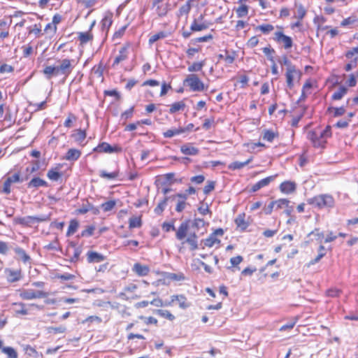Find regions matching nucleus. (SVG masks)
Returning <instances> with one entry per match:
<instances>
[{
  "instance_id": "obj_52",
  "label": "nucleus",
  "mask_w": 358,
  "mask_h": 358,
  "mask_svg": "<svg viewBox=\"0 0 358 358\" xmlns=\"http://www.w3.org/2000/svg\"><path fill=\"white\" fill-rule=\"evenodd\" d=\"M235 55L236 54L234 52H233L231 54H229L227 50H225L224 62L226 66H229L234 63L235 60Z\"/></svg>"
},
{
  "instance_id": "obj_42",
  "label": "nucleus",
  "mask_w": 358,
  "mask_h": 358,
  "mask_svg": "<svg viewBox=\"0 0 358 358\" xmlns=\"http://www.w3.org/2000/svg\"><path fill=\"white\" fill-rule=\"evenodd\" d=\"M184 133V130L182 129V127L178 129H169L163 133V136L164 138H171L176 135H179Z\"/></svg>"
},
{
  "instance_id": "obj_24",
  "label": "nucleus",
  "mask_w": 358,
  "mask_h": 358,
  "mask_svg": "<svg viewBox=\"0 0 358 358\" xmlns=\"http://www.w3.org/2000/svg\"><path fill=\"white\" fill-rule=\"evenodd\" d=\"M133 271L139 276H145L148 274L150 268L148 266L136 263L134 265Z\"/></svg>"
},
{
  "instance_id": "obj_9",
  "label": "nucleus",
  "mask_w": 358,
  "mask_h": 358,
  "mask_svg": "<svg viewBox=\"0 0 358 358\" xmlns=\"http://www.w3.org/2000/svg\"><path fill=\"white\" fill-rule=\"evenodd\" d=\"M211 24L204 20V15H200L197 18H195L191 26V31H201L209 28Z\"/></svg>"
},
{
  "instance_id": "obj_3",
  "label": "nucleus",
  "mask_w": 358,
  "mask_h": 358,
  "mask_svg": "<svg viewBox=\"0 0 358 358\" xmlns=\"http://www.w3.org/2000/svg\"><path fill=\"white\" fill-rule=\"evenodd\" d=\"M59 64L57 66L58 74L64 75L65 77L69 76L73 71L76 62L74 59H63L60 60Z\"/></svg>"
},
{
  "instance_id": "obj_64",
  "label": "nucleus",
  "mask_w": 358,
  "mask_h": 358,
  "mask_svg": "<svg viewBox=\"0 0 358 358\" xmlns=\"http://www.w3.org/2000/svg\"><path fill=\"white\" fill-rule=\"evenodd\" d=\"M13 71H14L13 67L10 65H8L6 64H2L0 66V73H10V72H13Z\"/></svg>"
},
{
  "instance_id": "obj_59",
  "label": "nucleus",
  "mask_w": 358,
  "mask_h": 358,
  "mask_svg": "<svg viewBox=\"0 0 358 358\" xmlns=\"http://www.w3.org/2000/svg\"><path fill=\"white\" fill-rule=\"evenodd\" d=\"M56 278L60 279L62 280H71L75 278V275L69 273H66L64 274H57Z\"/></svg>"
},
{
  "instance_id": "obj_16",
  "label": "nucleus",
  "mask_w": 358,
  "mask_h": 358,
  "mask_svg": "<svg viewBox=\"0 0 358 358\" xmlns=\"http://www.w3.org/2000/svg\"><path fill=\"white\" fill-rule=\"evenodd\" d=\"M280 190L284 194H291L296 190V185L294 182L285 181L280 185Z\"/></svg>"
},
{
  "instance_id": "obj_40",
  "label": "nucleus",
  "mask_w": 358,
  "mask_h": 358,
  "mask_svg": "<svg viewBox=\"0 0 358 358\" xmlns=\"http://www.w3.org/2000/svg\"><path fill=\"white\" fill-rule=\"evenodd\" d=\"M249 7L247 5L241 4L236 8V13L238 17H243L248 15Z\"/></svg>"
},
{
  "instance_id": "obj_49",
  "label": "nucleus",
  "mask_w": 358,
  "mask_h": 358,
  "mask_svg": "<svg viewBox=\"0 0 358 358\" xmlns=\"http://www.w3.org/2000/svg\"><path fill=\"white\" fill-rule=\"evenodd\" d=\"M168 197H165L162 201H160L157 207L155 208V212L157 215H160L165 209L167 204Z\"/></svg>"
},
{
  "instance_id": "obj_48",
  "label": "nucleus",
  "mask_w": 358,
  "mask_h": 358,
  "mask_svg": "<svg viewBox=\"0 0 358 358\" xmlns=\"http://www.w3.org/2000/svg\"><path fill=\"white\" fill-rule=\"evenodd\" d=\"M116 206V201L115 200H110L103 203L101 205V208L103 209L104 212H108L112 210L115 206Z\"/></svg>"
},
{
  "instance_id": "obj_1",
  "label": "nucleus",
  "mask_w": 358,
  "mask_h": 358,
  "mask_svg": "<svg viewBox=\"0 0 358 358\" xmlns=\"http://www.w3.org/2000/svg\"><path fill=\"white\" fill-rule=\"evenodd\" d=\"M331 136L329 127L324 129H315L309 132L308 138L312 141L315 147H323L327 142V138Z\"/></svg>"
},
{
  "instance_id": "obj_43",
  "label": "nucleus",
  "mask_w": 358,
  "mask_h": 358,
  "mask_svg": "<svg viewBox=\"0 0 358 358\" xmlns=\"http://www.w3.org/2000/svg\"><path fill=\"white\" fill-rule=\"evenodd\" d=\"M78 226L79 224L76 220H71L66 232V236H70L73 235L77 231Z\"/></svg>"
},
{
  "instance_id": "obj_21",
  "label": "nucleus",
  "mask_w": 358,
  "mask_h": 358,
  "mask_svg": "<svg viewBox=\"0 0 358 358\" xmlns=\"http://www.w3.org/2000/svg\"><path fill=\"white\" fill-rule=\"evenodd\" d=\"M129 46L124 45L120 48L119 50V54L117 56L115 57L114 62L113 63V66H115V65H117L120 62L124 61L127 59L128 55H127V50Z\"/></svg>"
},
{
  "instance_id": "obj_27",
  "label": "nucleus",
  "mask_w": 358,
  "mask_h": 358,
  "mask_svg": "<svg viewBox=\"0 0 358 358\" xmlns=\"http://www.w3.org/2000/svg\"><path fill=\"white\" fill-rule=\"evenodd\" d=\"M252 157H250L248 159L243 162H234L229 164L228 169L232 171L241 169L248 164H250L252 161Z\"/></svg>"
},
{
  "instance_id": "obj_15",
  "label": "nucleus",
  "mask_w": 358,
  "mask_h": 358,
  "mask_svg": "<svg viewBox=\"0 0 358 358\" xmlns=\"http://www.w3.org/2000/svg\"><path fill=\"white\" fill-rule=\"evenodd\" d=\"M86 136L87 134L85 130L82 129L75 130L71 135V137L73 138L74 141L83 147L85 145L83 143V142L86 138Z\"/></svg>"
},
{
  "instance_id": "obj_33",
  "label": "nucleus",
  "mask_w": 358,
  "mask_h": 358,
  "mask_svg": "<svg viewBox=\"0 0 358 358\" xmlns=\"http://www.w3.org/2000/svg\"><path fill=\"white\" fill-rule=\"evenodd\" d=\"M142 226V220L140 216H133L129 220V229L140 228Z\"/></svg>"
},
{
  "instance_id": "obj_23",
  "label": "nucleus",
  "mask_w": 358,
  "mask_h": 358,
  "mask_svg": "<svg viewBox=\"0 0 358 358\" xmlns=\"http://www.w3.org/2000/svg\"><path fill=\"white\" fill-rule=\"evenodd\" d=\"M358 25V17L356 15H351L348 18L344 19L341 22V26L343 27L352 28Z\"/></svg>"
},
{
  "instance_id": "obj_58",
  "label": "nucleus",
  "mask_w": 358,
  "mask_h": 358,
  "mask_svg": "<svg viewBox=\"0 0 358 358\" xmlns=\"http://www.w3.org/2000/svg\"><path fill=\"white\" fill-rule=\"evenodd\" d=\"M134 110V107L131 106L130 108L122 113L121 118L124 120L131 118L133 116Z\"/></svg>"
},
{
  "instance_id": "obj_32",
  "label": "nucleus",
  "mask_w": 358,
  "mask_h": 358,
  "mask_svg": "<svg viewBox=\"0 0 358 358\" xmlns=\"http://www.w3.org/2000/svg\"><path fill=\"white\" fill-rule=\"evenodd\" d=\"M185 242L189 245L191 250H195L198 248L197 236L195 233L191 234Z\"/></svg>"
},
{
  "instance_id": "obj_56",
  "label": "nucleus",
  "mask_w": 358,
  "mask_h": 358,
  "mask_svg": "<svg viewBox=\"0 0 358 358\" xmlns=\"http://www.w3.org/2000/svg\"><path fill=\"white\" fill-rule=\"evenodd\" d=\"M215 183L214 181H208L207 184L203 188V193L206 195H208L211 191H213L215 189Z\"/></svg>"
},
{
  "instance_id": "obj_31",
  "label": "nucleus",
  "mask_w": 358,
  "mask_h": 358,
  "mask_svg": "<svg viewBox=\"0 0 358 358\" xmlns=\"http://www.w3.org/2000/svg\"><path fill=\"white\" fill-rule=\"evenodd\" d=\"M44 75L48 79H50L53 76H57V67L53 66H47L43 71Z\"/></svg>"
},
{
  "instance_id": "obj_54",
  "label": "nucleus",
  "mask_w": 358,
  "mask_h": 358,
  "mask_svg": "<svg viewBox=\"0 0 358 358\" xmlns=\"http://www.w3.org/2000/svg\"><path fill=\"white\" fill-rule=\"evenodd\" d=\"M275 137V134L271 131V130H265L263 135V139L268 141L272 142Z\"/></svg>"
},
{
  "instance_id": "obj_28",
  "label": "nucleus",
  "mask_w": 358,
  "mask_h": 358,
  "mask_svg": "<svg viewBox=\"0 0 358 358\" xmlns=\"http://www.w3.org/2000/svg\"><path fill=\"white\" fill-rule=\"evenodd\" d=\"M235 223L241 231H244L248 227V224L245 220V214H239L235 219Z\"/></svg>"
},
{
  "instance_id": "obj_29",
  "label": "nucleus",
  "mask_w": 358,
  "mask_h": 358,
  "mask_svg": "<svg viewBox=\"0 0 358 358\" xmlns=\"http://www.w3.org/2000/svg\"><path fill=\"white\" fill-rule=\"evenodd\" d=\"M156 13L159 17L165 16L170 9V4L167 2L166 4H158L156 6Z\"/></svg>"
},
{
  "instance_id": "obj_47",
  "label": "nucleus",
  "mask_w": 358,
  "mask_h": 358,
  "mask_svg": "<svg viewBox=\"0 0 358 358\" xmlns=\"http://www.w3.org/2000/svg\"><path fill=\"white\" fill-rule=\"evenodd\" d=\"M119 176V171H115L111 173H107L106 171H101L99 173V176L103 178L107 179H115Z\"/></svg>"
},
{
  "instance_id": "obj_22",
  "label": "nucleus",
  "mask_w": 358,
  "mask_h": 358,
  "mask_svg": "<svg viewBox=\"0 0 358 358\" xmlns=\"http://www.w3.org/2000/svg\"><path fill=\"white\" fill-rule=\"evenodd\" d=\"M80 156H81L80 150L76 149V148H71L66 152L64 159L67 161L75 162V161H77L80 158Z\"/></svg>"
},
{
  "instance_id": "obj_55",
  "label": "nucleus",
  "mask_w": 358,
  "mask_h": 358,
  "mask_svg": "<svg viewBox=\"0 0 358 358\" xmlns=\"http://www.w3.org/2000/svg\"><path fill=\"white\" fill-rule=\"evenodd\" d=\"M165 36H166V34L163 31H161L156 34H154L150 37L149 43L152 44L155 42L157 41L158 40H159L161 38H164Z\"/></svg>"
},
{
  "instance_id": "obj_12",
  "label": "nucleus",
  "mask_w": 358,
  "mask_h": 358,
  "mask_svg": "<svg viewBox=\"0 0 358 358\" xmlns=\"http://www.w3.org/2000/svg\"><path fill=\"white\" fill-rule=\"evenodd\" d=\"M276 176H277V175L271 176H268L264 179L260 180L259 181H258L257 182H256L255 184H254L252 186V187L250 189V192H257L258 190H259L260 189L268 186L272 181L274 180V179L276 178Z\"/></svg>"
},
{
  "instance_id": "obj_11",
  "label": "nucleus",
  "mask_w": 358,
  "mask_h": 358,
  "mask_svg": "<svg viewBox=\"0 0 358 358\" xmlns=\"http://www.w3.org/2000/svg\"><path fill=\"white\" fill-rule=\"evenodd\" d=\"M4 273L7 281L10 283L17 282L22 278V270L20 268L17 270L6 268Z\"/></svg>"
},
{
  "instance_id": "obj_63",
  "label": "nucleus",
  "mask_w": 358,
  "mask_h": 358,
  "mask_svg": "<svg viewBox=\"0 0 358 358\" xmlns=\"http://www.w3.org/2000/svg\"><path fill=\"white\" fill-rule=\"evenodd\" d=\"M6 180H9L11 184L14 182H22L24 180L23 179L20 178L19 173H15L11 176H8L6 178Z\"/></svg>"
},
{
  "instance_id": "obj_4",
  "label": "nucleus",
  "mask_w": 358,
  "mask_h": 358,
  "mask_svg": "<svg viewBox=\"0 0 358 358\" xmlns=\"http://www.w3.org/2000/svg\"><path fill=\"white\" fill-rule=\"evenodd\" d=\"M184 84L189 86L193 92H201L204 90L203 83L196 74H189L184 80Z\"/></svg>"
},
{
  "instance_id": "obj_35",
  "label": "nucleus",
  "mask_w": 358,
  "mask_h": 358,
  "mask_svg": "<svg viewBox=\"0 0 358 358\" xmlns=\"http://www.w3.org/2000/svg\"><path fill=\"white\" fill-rule=\"evenodd\" d=\"M185 108V103L181 101L172 103L170 106L169 113L173 114L179 110H182Z\"/></svg>"
},
{
  "instance_id": "obj_41",
  "label": "nucleus",
  "mask_w": 358,
  "mask_h": 358,
  "mask_svg": "<svg viewBox=\"0 0 358 358\" xmlns=\"http://www.w3.org/2000/svg\"><path fill=\"white\" fill-rule=\"evenodd\" d=\"M348 92V88L345 87H341L339 89L335 92L332 95V99L334 100H340L341 99L344 95H345Z\"/></svg>"
},
{
  "instance_id": "obj_25",
  "label": "nucleus",
  "mask_w": 358,
  "mask_h": 358,
  "mask_svg": "<svg viewBox=\"0 0 358 358\" xmlns=\"http://www.w3.org/2000/svg\"><path fill=\"white\" fill-rule=\"evenodd\" d=\"M48 182L40 178H32L29 182L27 184L28 188H38L40 187H48Z\"/></svg>"
},
{
  "instance_id": "obj_20",
  "label": "nucleus",
  "mask_w": 358,
  "mask_h": 358,
  "mask_svg": "<svg viewBox=\"0 0 358 358\" xmlns=\"http://www.w3.org/2000/svg\"><path fill=\"white\" fill-rule=\"evenodd\" d=\"M180 151L185 155L194 156L199 153L198 148L194 147L190 143H185L180 147Z\"/></svg>"
},
{
  "instance_id": "obj_5",
  "label": "nucleus",
  "mask_w": 358,
  "mask_h": 358,
  "mask_svg": "<svg viewBox=\"0 0 358 358\" xmlns=\"http://www.w3.org/2000/svg\"><path fill=\"white\" fill-rule=\"evenodd\" d=\"M82 251L81 246H77L74 242H70L67 247L66 255L69 257L71 262L76 263L79 261Z\"/></svg>"
},
{
  "instance_id": "obj_36",
  "label": "nucleus",
  "mask_w": 358,
  "mask_h": 358,
  "mask_svg": "<svg viewBox=\"0 0 358 358\" xmlns=\"http://www.w3.org/2000/svg\"><path fill=\"white\" fill-rule=\"evenodd\" d=\"M255 29V31H260L264 34H268L270 32L273 31L274 27L270 24H262L257 26Z\"/></svg>"
},
{
  "instance_id": "obj_18",
  "label": "nucleus",
  "mask_w": 358,
  "mask_h": 358,
  "mask_svg": "<svg viewBox=\"0 0 358 358\" xmlns=\"http://www.w3.org/2000/svg\"><path fill=\"white\" fill-rule=\"evenodd\" d=\"M188 228L189 224L187 222H182L176 231V238L179 241L183 240L187 236Z\"/></svg>"
},
{
  "instance_id": "obj_6",
  "label": "nucleus",
  "mask_w": 358,
  "mask_h": 358,
  "mask_svg": "<svg viewBox=\"0 0 358 358\" xmlns=\"http://www.w3.org/2000/svg\"><path fill=\"white\" fill-rule=\"evenodd\" d=\"M48 294L43 291L32 289H23L20 293V296L24 300H31L46 297Z\"/></svg>"
},
{
  "instance_id": "obj_39",
  "label": "nucleus",
  "mask_w": 358,
  "mask_h": 358,
  "mask_svg": "<svg viewBox=\"0 0 358 358\" xmlns=\"http://www.w3.org/2000/svg\"><path fill=\"white\" fill-rule=\"evenodd\" d=\"M1 351L6 355L8 358H18L17 352L11 347H3Z\"/></svg>"
},
{
  "instance_id": "obj_37",
  "label": "nucleus",
  "mask_w": 358,
  "mask_h": 358,
  "mask_svg": "<svg viewBox=\"0 0 358 358\" xmlns=\"http://www.w3.org/2000/svg\"><path fill=\"white\" fill-rule=\"evenodd\" d=\"M93 38V36L92 34L88 32H80L78 34V39L80 42L81 45H84L89 42L90 41H92Z\"/></svg>"
},
{
  "instance_id": "obj_13",
  "label": "nucleus",
  "mask_w": 358,
  "mask_h": 358,
  "mask_svg": "<svg viewBox=\"0 0 358 358\" xmlns=\"http://www.w3.org/2000/svg\"><path fill=\"white\" fill-rule=\"evenodd\" d=\"M86 256L87 261L90 264L100 263L106 259V256L92 250L88 251L86 254Z\"/></svg>"
},
{
  "instance_id": "obj_45",
  "label": "nucleus",
  "mask_w": 358,
  "mask_h": 358,
  "mask_svg": "<svg viewBox=\"0 0 358 358\" xmlns=\"http://www.w3.org/2000/svg\"><path fill=\"white\" fill-rule=\"evenodd\" d=\"M47 176L51 180L57 181L62 176V174L56 169H52L48 171Z\"/></svg>"
},
{
  "instance_id": "obj_61",
  "label": "nucleus",
  "mask_w": 358,
  "mask_h": 358,
  "mask_svg": "<svg viewBox=\"0 0 358 358\" xmlns=\"http://www.w3.org/2000/svg\"><path fill=\"white\" fill-rule=\"evenodd\" d=\"M10 186H11V183L9 182V180L6 179L3 184L1 192L6 194H10L11 192Z\"/></svg>"
},
{
  "instance_id": "obj_10",
  "label": "nucleus",
  "mask_w": 358,
  "mask_h": 358,
  "mask_svg": "<svg viewBox=\"0 0 358 358\" xmlns=\"http://www.w3.org/2000/svg\"><path fill=\"white\" fill-rule=\"evenodd\" d=\"M93 151L99 153H113L121 152L122 148L117 145L111 146L109 143L103 142L95 147L93 149Z\"/></svg>"
},
{
  "instance_id": "obj_14",
  "label": "nucleus",
  "mask_w": 358,
  "mask_h": 358,
  "mask_svg": "<svg viewBox=\"0 0 358 358\" xmlns=\"http://www.w3.org/2000/svg\"><path fill=\"white\" fill-rule=\"evenodd\" d=\"M176 301L178 302L180 308L182 309H185L189 306V303H187V298L182 294L171 296V301H166L165 306H171V304Z\"/></svg>"
},
{
  "instance_id": "obj_44",
  "label": "nucleus",
  "mask_w": 358,
  "mask_h": 358,
  "mask_svg": "<svg viewBox=\"0 0 358 358\" xmlns=\"http://www.w3.org/2000/svg\"><path fill=\"white\" fill-rule=\"evenodd\" d=\"M220 243V241L213 234H211L208 238L204 240V245L208 248H212L215 244Z\"/></svg>"
},
{
  "instance_id": "obj_51",
  "label": "nucleus",
  "mask_w": 358,
  "mask_h": 358,
  "mask_svg": "<svg viewBox=\"0 0 358 358\" xmlns=\"http://www.w3.org/2000/svg\"><path fill=\"white\" fill-rule=\"evenodd\" d=\"M167 278L169 280H175V281H181L185 279V277L183 273H170L167 275Z\"/></svg>"
},
{
  "instance_id": "obj_26",
  "label": "nucleus",
  "mask_w": 358,
  "mask_h": 358,
  "mask_svg": "<svg viewBox=\"0 0 358 358\" xmlns=\"http://www.w3.org/2000/svg\"><path fill=\"white\" fill-rule=\"evenodd\" d=\"M14 252L17 255V259H21L24 263H27L30 261L31 258L28 255L25 250L20 247L14 248Z\"/></svg>"
},
{
  "instance_id": "obj_62",
  "label": "nucleus",
  "mask_w": 358,
  "mask_h": 358,
  "mask_svg": "<svg viewBox=\"0 0 358 358\" xmlns=\"http://www.w3.org/2000/svg\"><path fill=\"white\" fill-rule=\"evenodd\" d=\"M127 26H123L116 31L113 34V38H120L124 34Z\"/></svg>"
},
{
  "instance_id": "obj_7",
  "label": "nucleus",
  "mask_w": 358,
  "mask_h": 358,
  "mask_svg": "<svg viewBox=\"0 0 358 358\" xmlns=\"http://www.w3.org/2000/svg\"><path fill=\"white\" fill-rule=\"evenodd\" d=\"M273 39L282 47L288 50L292 47L293 41L290 36H286L282 31H276L274 33Z\"/></svg>"
},
{
  "instance_id": "obj_38",
  "label": "nucleus",
  "mask_w": 358,
  "mask_h": 358,
  "mask_svg": "<svg viewBox=\"0 0 358 358\" xmlns=\"http://www.w3.org/2000/svg\"><path fill=\"white\" fill-rule=\"evenodd\" d=\"M155 313L162 317L169 320V321H173L175 320V316L167 310H156Z\"/></svg>"
},
{
  "instance_id": "obj_53",
  "label": "nucleus",
  "mask_w": 358,
  "mask_h": 358,
  "mask_svg": "<svg viewBox=\"0 0 358 358\" xmlns=\"http://www.w3.org/2000/svg\"><path fill=\"white\" fill-rule=\"evenodd\" d=\"M325 255V248L321 245L319 247V253L317 256L314 259H313L310 263L312 264L317 263Z\"/></svg>"
},
{
  "instance_id": "obj_34",
  "label": "nucleus",
  "mask_w": 358,
  "mask_h": 358,
  "mask_svg": "<svg viewBox=\"0 0 358 358\" xmlns=\"http://www.w3.org/2000/svg\"><path fill=\"white\" fill-rule=\"evenodd\" d=\"M112 22L113 20L111 17H104L101 21V27L102 31H105L107 34L112 24Z\"/></svg>"
},
{
  "instance_id": "obj_46",
  "label": "nucleus",
  "mask_w": 358,
  "mask_h": 358,
  "mask_svg": "<svg viewBox=\"0 0 358 358\" xmlns=\"http://www.w3.org/2000/svg\"><path fill=\"white\" fill-rule=\"evenodd\" d=\"M289 203L290 201L287 199H280L276 201H274L275 210H279L285 207H288Z\"/></svg>"
},
{
  "instance_id": "obj_57",
  "label": "nucleus",
  "mask_w": 358,
  "mask_h": 358,
  "mask_svg": "<svg viewBox=\"0 0 358 358\" xmlns=\"http://www.w3.org/2000/svg\"><path fill=\"white\" fill-rule=\"evenodd\" d=\"M93 209V206L89 203L85 205H83V206L77 210L78 213L79 214H85L87 212L90 211Z\"/></svg>"
},
{
  "instance_id": "obj_8",
  "label": "nucleus",
  "mask_w": 358,
  "mask_h": 358,
  "mask_svg": "<svg viewBox=\"0 0 358 358\" xmlns=\"http://www.w3.org/2000/svg\"><path fill=\"white\" fill-rule=\"evenodd\" d=\"M301 76V71L298 70L296 67H290L289 69H286V83L289 89H292L294 87V80L295 78H298L299 80Z\"/></svg>"
},
{
  "instance_id": "obj_19",
  "label": "nucleus",
  "mask_w": 358,
  "mask_h": 358,
  "mask_svg": "<svg viewBox=\"0 0 358 358\" xmlns=\"http://www.w3.org/2000/svg\"><path fill=\"white\" fill-rule=\"evenodd\" d=\"M192 2H193V0H188L186 1V3L185 4L181 6L178 11L177 16L178 17L185 16V17L187 18L188 15L192 8Z\"/></svg>"
},
{
  "instance_id": "obj_50",
  "label": "nucleus",
  "mask_w": 358,
  "mask_h": 358,
  "mask_svg": "<svg viewBox=\"0 0 358 358\" xmlns=\"http://www.w3.org/2000/svg\"><path fill=\"white\" fill-rule=\"evenodd\" d=\"M203 66H204V62H194L192 65L188 66L187 70L189 72L199 71L202 69Z\"/></svg>"
},
{
  "instance_id": "obj_2",
  "label": "nucleus",
  "mask_w": 358,
  "mask_h": 358,
  "mask_svg": "<svg viewBox=\"0 0 358 358\" xmlns=\"http://www.w3.org/2000/svg\"><path fill=\"white\" fill-rule=\"evenodd\" d=\"M308 203L318 208H333L335 201L331 195L324 194L308 199Z\"/></svg>"
},
{
  "instance_id": "obj_60",
  "label": "nucleus",
  "mask_w": 358,
  "mask_h": 358,
  "mask_svg": "<svg viewBox=\"0 0 358 358\" xmlns=\"http://www.w3.org/2000/svg\"><path fill=\"white\" fill-rule=\"evenodd\" d=\"M56 31H57V26L55 24H52V23H48L44 29L45 32L50 33L52 35L55 34Z\"/></svg>"
},
{
  "instance_id": "obj_17",
  "label": "nucleus",
  "mask_w": 358,
  "mask_h": 358,
  "mask_svg": "<svg viewBox=\"0 0 358 358\" xmlns=\"http://www.w3.org/2000/svg\"><path fill=\"white\" fill-rule=\"evenodd\" d=\"M43 219L34 217V216H27L24 217H15L14 221L16 224H22V225H29V224L32 223L33 222H42L43 221Z\"/></svg>"
},
{
  "instance_id": "obj_30",
  "label": "nucleus",
  "mask_w": 358,
  "mask_h": 358,
  "mask_svg": "<svg viewBox=\"0 0 358 358\" xmlns=\"http://www.w3.org/2000/svg\"><path fill=\"white\" fill-rule=\"evenodd\" d=\"M24 353L27 355L29 357H34L35 358L41 357L43 358V356L41 353L39 354L34 348L31 347V345H27L24 346L23 348Z\"/></svg>"
}]
</instances>
